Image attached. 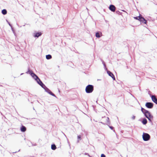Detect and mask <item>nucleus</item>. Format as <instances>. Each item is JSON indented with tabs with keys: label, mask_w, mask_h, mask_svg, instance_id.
<instances>
[{
	"label": "nucleus",
	"mask_w": 157,
	"mask_h": 157,
	"mask_svg": "<svg viewBox=\"0 0 157 157\" xmlns=\"http://www.w3.org/2000/svg\"><path fill=\"white\" fill-rule=\"evenodd\" d=\"M85 90L87 93H91L94 90V86L92 85H89L86 87Z\"/></svg>",
	"instance_id": "nucleus-1"
},
{
	"label": "nucleus",
	"mask_w": 157,
	"mask_h": 157,
	"mask_svg": "<svg viewBox=\"0 0 157 157\" xmlns=\"http://www.w3.org/2000/svg\"><path fill=\"white\" fill-rule=\"evenodd\" d=\"M150 136L149 134L147 133H144L143 135V138L144 141L148 140L150 139Z\"/></svg>",
	"instance_id": "nucleus-2"
},
{
	"label": "nucleus",
	"mask_w": 157,
	"mask_h": 157,
	"mask_svg": "<svg viewBox=\"0 0 157 157\" xmlns=\"http://www.w3.org/2000/svg\"><path fill=\"white\" fill-rule=\"evenodd\" d=\"M145 117L149 120L150 121H151V120L153 119V117L151 115L150 113L148 111H147L144 114Z\"/></svg>",
	"instance_id": "nucleus-3"
},
{
	"label": "nucleus",
	"mask_w": 157,
	"mask_h": 157,
	"mask_svg": "<svg viewBox=\"0 0 157 157\" xmlns=\"http://www.w3.org/2000/svg\"><path fill=\"white\" fill-rule=\"evenodd\" d=\"M145 105L147 108L151 109L153 107V104L151 102H147L146 103Z\"/></svg>",
	"instance_id": "nucleus-4"
},
{
	"label": "nucleus",
	"mask_w": 157,
	"mask_h": 157,
	"mask_svg": "<svg viewBox=\"0 0 157 157\" xmlns=\"http://www.w3.org/2000/svg\"><path fill=\"white\" fill-rule=\"evenodd\" d=\"M151 98L152 101L155 104H157V99L156 96L155 95H152Z\"/></svg>",
	"instance_id": "nucleus-5"
},
{
	"label": "nucleus",
	"mask_w": 157,
	"mask_h": 157,
	"mask_svg": "<svg viewBox=\"0 0 157 157\" xmlns=\"http://www.w3.org/2000/svg\"><path fill=\"white\" fill-rule=\"evenodd\" d=\"M109 9L112 11L114 12L115 11L116 7L113 5H110L109 7Z\"/></svg>",
	"instance_id": "nucleus-6"
},
{
	"label": "nucleus",
	"mask_w": 157,
	"mask_h": 157,
	"mask_svg": "<svg viewBox=\"0 0 157 157\" xmlns=\"http://www.w3.org/2000/svg\"><path fill=\"white\" fill-rule=\"evenodd\" d=\"M107 73L111 77L113 78V80H115V78L112 72H111L110 71H108L107 72Z\"/></svg>",
	"instance_id": "nucleus-7"
},
{
	"label": "nucleus",
	"mask_w": 157,
	"mask_h": 157,
	"mask_svg": "<svg viewBox=\"0 0 157 157\" xmlns=\"http://www.w3.org/2000/svg\"><path fill=\"white\" fill-rule=\"evenodd\" d=\"M42 35V33L41 32L36 33H34L33 36L35 37H38L39 36H40Z\"/></svg>",
	"instance_id": "nucleus-8"
},
{
	"label": "nucleus",
	"mask_w": 157,
	"mask_h": 157,
	"mask_svg": "<svg viewBox=\"0 0 157 157\" xmlns=\"http://www.w3.org/2000/svg\"><path fill=\"white\" fill-rule=\"evenodd\" d=\"M36 81L37 82V83L42 87H43V86L44 85L39 78L36 80Z\"/></svg>",
	"instance_id": "nucleus-9"
},
{
	"label": "nucleus",
	"mask_w": 157,
	"mask_h": 157,
	"mask_svg": "<svg viewBox=\"0 0 157 157\" xmlns=\"http://www.w3.org/2000/svg\"><path fill=\"white\" fill-rule=\"evenodd\" d=\"M140 21L142 23H143L145 24H146L147 22L146 20L142 16L141 17V20H140Z\"/></svg>",
	"instance_id": "nucleus-10"
},
{
	"label": "nucleus",
	"mask_w": 157,
	"mask_h": 157,
	"mask_svg": "<svg viewBox=\"0 0 157 157\" xmlns=\"http://www.w3.org/2000/svg\"><path fill=\"white\" fill-rule=\"evenodd\" d=\"M32 76L36 80L39 78L34 73L32 75Z\"/></svg>",
	"instance_id": "nucleus-11"
},
{
	"label": "nucleus",
	"mask_w": 157,
	"mask_h": 157,
	"mask_svg": "<svg viewBox=\"0 0 157 157\" xmlns=\"http://www.w3.org/2000/svg\"><path fill=\"white\" fill-rule=\"evenodd\" d=\"M26 130V128L25 127L23 126H22L21 128V130L22 132H25Z\"/></svg>",
	"instance_id": "nucleus-12"
},
{
	"label": "nucleus",
	"mask_w": 157,
	"mask_h": 157,
	"mask_svg": "<svg viewBox=\"0 0 157 157\" xmlns=\"http://www.w3.org/2000/svg\"><path fill=\"white\" fill-rule=\"evenodd\" d=\"M141 16L140 15L139 16L134 17V18L135 19L138 20L140 21V20H141Z\"/></svg>",
	"instance_id": "nucleus-13"
},
{
	"label": "nucleus",
	"mask_w": 157,
	"mask_h": 157,
	"mask_svg": "<svg viewBox=\"0 0 157 157\" xmlns=\"http://www.w3.org/2000/svg\"><path fill=\"white\" fill-rule=\"evenodd\" d=\"M26 73L30 74L32 76V75L33 74V72L32 71L29 70Z\"/></svg>",
	"instance_id": "nucleus-14"
},
{
	"label": "nucleus",
	"mask_w": 157,
	"mask_h": 157,
	"mask_svg": "<svg viewBox=\"0 0 157 157\" xmlns=\"http://www.w3.org/2000/svg\"><path fill=\"white\" fill-rule=\"evenodd\" d=\"M105 119V121H104L106 123H109V119L108 117H104Z\"/></svg>",
	"instance_id": "nucleus-15"
},
{
	"label": "nucleus",
	"mask_w": 157,
	"mask_h": 157,
	"mask_svg": "<svg viewBox=\"0 0 157 157\" xmlns=\"http://www.w3.org/2000/svg\"><path fill=\"white\" fill-rule=\"evenodd\" d=\"M7 11L5 9H3L2 11V13L4 15L6 14L7 13Z\"/></svg>",
	"instance_id": "nucleus-16"
},
{
	"label": "nucleus",
	"mask_w": 157,
	"mask_h": 157,
	"mask_svg": "<svg viewBox=\"0 0 157 157\" xmlns=\"http://www.w3.org/2000/svg\"><path fill=\"white\" fill-rule=\"evenodd\" d=\"M52 57V56L50 55H48L46 56V58L48 59H51Z\"/></svg>",
	"instance_id": "nucleus-17"
},
{
	"label": "nucleus",
	"mask_w": 157,
	"mask_h": 157,
	"mask_svg": "<svg viewBox=\"0 0 157 157\" xmlns=\"http://www.w3.org/2000/svg\"><path fill=\"white\" fill-rule=\"evenodd\" d=\"M142 122L143 124H145L147 123V120L145 118L144 119Z\"/></svg>",
	"instance_id": "nucleus-18"
},
{
	"label": "nucleus",
	"mask_w": 157,
	"mask_h": 157,
	"mask_svg": "<svg viewBox=\"0 0 157 157\" xmlns=\"http://www.w3.org/2000/svg\"><path fill=\"white\" fill-rule=\"evenodd\" d=\"M51 148L53 150H55L56 148V147L55 144H52L51 146Z\"/></svg>",
	"instance_id": "nucleus-19"
},
{
	"label": "nucleus",
	"mask_w": 157,
	"mask_h": 157,
	"mask_svg": "<svg viewBox=\"0 0 157 157\" xmlns=\"http://www.w3.org/2000/svg\"><path fill=\"white\" fill-rule=\"evenodd\" d=\"M141 111H142V112L144 113V114L147 111V110H146V109H145L143 108H141Z\"/></svg>",
	"instance_id": "nucleus-20"
},
{
	"label": "nucleus",
	"mask_w": 157,
	"mask_h": 157,
	"mask_svg": "<svg viewBox=\"0 0 157 157\" xmlns=\"http://www.w3.org/2000/svg\"><path fill=\"white\" fill-rule=\"evenodd\" d=\"M48 92L51 95H52L53 96H55V94H53L50 90H48Z\"/></svg>",
	"instance_id": "nucleus-21"
},
{
	"label": "nucleus",
	"mask_w": 157,
	"mask_h": 157,
	"mask_svg": "<svg viewBox=\"0 0 157 157\" xmlns=\"http://www.w3.org/2000/svg\"><path fill=\"white\" fill-rule=\"evenodd\" d=\"M81 136L80 135H79L78 136V142H79L80 140H81Z\"/></svg>",
	"instance_id": "nucleus-22"
},
{
	"label": "nucleus",
	"mask_w": 157,
	"mask_h": 157,
	"mask_svg": "<svg viewBox=\"0 0 157 157\" xmlns=\"http://www.w3.org/2000/svg\"><path fill=\"white\" fill-rule=\"evenodd\" d=\"M96 36L97 37H100V34L98 33H96Z\"/></svg>",
	"instance_id": "nucleus-23"
},
{
	"label": "nucleus",
	"mask_w": 157,
	"mask_h": 157,
	"mask_svg": "<svg viewBox=\"0 0 157 157\" xmlns=\"http://www.w3.org/2000/svg\"><path fill=\"white\" fill-rule=\"evenodd\" d=\"M135 117H136L135 116H133L132 117V119L134 120L135 118Z\"/></svg>",
	"instance_id": "nucleus-24"
},
{
	"label": "nucleus",
	"mask_w": 157,
	"mask_h": 157,
	"mask_svg": "<svg viewBox=\"0 0 157 157\" xmlns=\"http://www.w3.org/2000/svg\"><path fill=\"white\" fill-rule=\"evenodd\" d=\"M105 156L104 154H102L101 155V157H105Z\"/></svg>",
	"instance_id": "nucleus-25"
},
{
	"label": "nucleus",
	"mask_w": 157,
	"mask_h": 157,
	"mask_svg": "<svg viewBox=\"0 0 157 157\" xmlns=\"http://www.w3.org/2000/svg\"><path fill=\"white\" fill-rule=\"evenodd\" d=\"M109 128L112 130L113 129V127L112 126H110Z\"/></svg>",
	"instance_id": "nucleus-26"
}]
</instances>
